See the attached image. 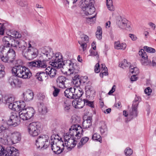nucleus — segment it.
<instances>
[{"label":"nucleus","instance_id":"f257e3e1","mask_svg":"<svg viewBox=\"0 0 156 156\" xmlns=\"http://www.w3.org/2000/svg\"><path fill=\"white\" fill-rule=\"evenodd\" d=\"M42 55L45 58L44 61H48L54 56L53 51L51 48L49 47L44 48L42 51ZM28 66L30 68L37 67L42 68H45L46 67L45 61H32L28 63Z\"/></svg>","mask_w":156,"mask_h":156},{"label":"nucleus","instance_id":"f03ea898","mask_svg":"<svg viewBox=\"0 0 156 156\" xmlns=\"http://www.w3.org/2000/svg\"><path fill=\"white\" fill-rule=\"evenodd\" d=\"M21 139V135L18 132H15L8 135L4 133L0 137V142L4 145H10L18 143Z\"/></svg>","mask_w":156,"mask_h":156},{"label":"nucleus","instance_id":"7ed1b4c3","mask_svg":"<svg viewBox=\"0 0 156 156\" xmlns=\"http://www.w3.org/2000/svg\"><path fill=\"white\" fill-rule=\"evenodd\" d=\"M12 73L16 76L23 79H29L32 76V73L30 69L22 66H18L12 68Z\"/></svg>","mask_w":156,"mask_h":156},{"label":"nucleus","instance_id":"20e7f679","mask_svg":"<svg viewBox=\"0 0 156 156\" xmlns=\"http://www.w3.org/2000/svg\"><path fill=\"white\" fill-rule=\"evenodd\" d=\"M35 113V111L33 108L28 107L23 108V109L19 112V115L20 119L23 120H28L32 118Z\"/></svg>","mask_w":156,"mask_h":156},{"label":"nucleus","instance_id":"39448f33","mask_svg":"<svg viewBox=\"0 0 156 156\" xmlns=\"http://www.w3.org/2000/svg\"><path fill=\"white\" fill-rule=\"evenodd\" d=\"M49 137L48 135H43L39 136L36 141V145L38 148L45 149L50 145Z\"/></svg>","mask_w":156,"mask_h":156},{"label":"nucleus","instance_id":"423d86ee","mask_svg":"<svg viewBox=\"0 0 156 156\" xmlns=\"http://www.w3.org/2000/svg\"><path fill=\"white\" fill-rule=\"evenodd\" d=\"M83 130L82 127L79 125L74 124L71 126L69 129V133H68L71 137H74L75 136L76 139L80 138L82 135Z\"/></svg>","mask_w":156,"mask_h":156},{"label":"nucleus","instance_id":"0eeeda50","mask_svg":"<svg viewBox=\"0 0 156 156\" xmlns=\"http://www.w3.org/2000/svg\"><path fill=\"white\" fill-rule=\"evenodd\" d=\"M2 41L4 45L0 46V51L6 52L10 45L13 47L14 46L15 40L9 36L4 37L2 38Z\"/></svg>","mask_w":156,"mask_h":156},{"label":"nucleus","instance_id":"6e6552de","mask_svg":"<svg viewBox=\"0 0 156 156\" xmlns=\"http://www.w3.org/2000/svg\"><path fill=\"white\" fill-rule=\"evenodd\" d=\"M65 147L69 151L70 150L76 145L77 141L73 137H71L68 133L65 134L63 136Z\"/></svg>","mask_w":156,"mask_h":156},{"label":"nucleus","instance_id":"1a4fd4ad","mask_svg":"<svg viewBox=\"0 0 156 156\" xmlns=\"http://www.w3.org/2000/svg\"><path fill=\"white\" fill-rule=\"evenodd\" d=\"M41 128L39 123L37 122H33L30 123L27 126L28 132L32 136H37L40 133Z\"/></svg>","mask_w":156,"mask_h":156},{"label":"nucleus","instance_id":"9d476101","mask_svg":"<svg viewBox=\"0 0 156 156\" xmlns=\"http://www.w3.org/2000/svg\"><path fill=\"white\" fill-rule=\"evenodd\" d=\"M63 60L62 54L60 52H57L55 55L51 65L54 67L59 69L62 66Z\"/></svg>","mask_w":156,"mask_h":156},{"label":"nucleus","instance_id":"9b49d317","mask_svg":"<svg viewBox=\"0 0 156 156\" xmlns=\"http://www.w3.org/2000/svg\"><path fill=\"white\" fill-rule=\"evenodd\" d=\"M62 67L63 68H67L69 72V75L75 73L77 71H76V68L77 67L76 64L71 60H65L63 62L62 66Z\"/></svg>","mask_w":156,"mask_h":156},{"label":"nucleus","instance_id":"f8f14e48","mask_svg":"<svg viewBox=\"0 0 156 156\" xmlns=\"http://www.w3.org/2000/svg\"><path fill=\"white\" fill-rule=\"evenodd\" d=\"M51 147L53 152L56 154L61 153L65 147L63 141H58L56 143L50 142Z\"/></svg>","mask_w":156,"mask_h":156},{"label":"nucleus","instance_id":"ddd939ff","mask_svg":"<svg viewBox=\"0 0 156 156\" xmlns=\"http://www.w3.org/2000/svg\"><path fill=\"white\" fill-rule=\"evenodd\" d=\"M22 54L26 58L32 60L37 57L38 51L36 48H28L25 52H23Z\"/></svg>","mask_w":156,"mask_h":156},{"label":"nucleus","instance_id":"4468645a","mask_svg":"<svg viewBox=\"0 0 156 156\" xmlns=\"http://www.w3.org/2000/svg\"><path fill=\"white\" fill-rule=\"evenodd\" d=\"M140 101V97H136L135 98L133 102L132 110L130 111L129 114V116H130L131 119H132L134 117L137 116V108Z\"/></svg>","mask_w":156,"mask_h":156},{"label":"nucleus","instance_id":"2eb2a0df","mask_svg":"<svg viewBox=\"0 0 156 156\" xmlns=\"http://www.w3.org/2000/svg\"><path fill=\"white\" fill-rule=\"evenodd\" d=\"M20 117L19 114L15 112L12 114L10 119L7 122V124L9 126L15 127L18 125L20 123Z\"/></svg>","mask_w":156,"mask_h":156},{"label":"nucleus","instance_id":"dca6fc26","mask_svg":"<svg viewBox=\"0 0 156 156\" xmlns=\"http://www.w3.org/2000/svg\"><path fill=\"white\" fill-rule=\"evenodd\" d=\"M14 43V46H13L14 49L17 51H21L22 53L24 51L27 46L26 42L23 40H15Z\"/></svg>","mask_w":156,"mask_h":156},{"label":"nucleus","instance_id":"f3484780","mask_svg":"<svg viewBox=\"0 0 156 156\" xmlns=\"http://www.w3.org/2000/svg\"><path fill=\"white\" fill-rule=\"evenodd\" d=\"M25 107V104L23 102L21 104L18 101L14 102L13 103L9 104V108L12 110L16 111H21Z\"/></svg>","mask_w":156,"mask_h":156},{"label":"nucleus","instance_id":"a211bd4d","mask_svg":"<svg viewBox=\"0 0 156 156\" xmlns=\"http://www.w3.org/2000/svg\"><path fill=\"white\" fill-rule=\"evenodd\" d=\"M2 54L5 53L6 54L7 56L9 59V62H12L15 58V51L12 49L9 48H8V49L5 51H0Z\"/></svg>","mask_w":156,"mask_h":156},{"label":"nucleus","instance_id":"6ab92c4d","mask_svg":"<svg viewBox=\"0 0 156 156\" xmlns=\"http://www.w3.org/2000/svg\"><path fill=\"white\" fill-rule=\"evenodd\" d=\"M128 21L125 18L122 19L121 17H118L116 23L119 27L122 29H125L129 27L127 26Z\"/></svg>","mask_w":156,"mask_h":156},{"label":"nucleus","instance_id":"aec40b11","mask_svg":"<svg viewBox=\"0 0 156 156\" xmlns=\"http://www.w3.org/2000/svg\"><path fill=\"white\" fill-rule=\"evenodd\" d=\"M18 153L17 150L13 147L8 146L5 149V156H16Z\"/></svg>","mask_w":156,"mask_h":156},{"label":"nucleus","instance_id":"412c9836","mask_svg":"<svg viewBox=\"0 0 156 156\" xmlns=\"http://www.w3.org/2000/svg\"><path fill=\"white\" fill-rule=\"evenodd\" d=\"M24 100L29 101L32 100L34 97L33 92L30 90H27L25 91L23 94Z\"/></svg>","mask_w":156,"mask_h":156},{"label":"nucleus","instance_id":"4be33fe9","mask_svg":"<svg viewBox=\"0 0 156 156\" xmlns=\"http://www.w3.org/2000/svg\"><path fill=\"white\" fill-rule=\"evenodd\" d=\"M85 104L84 99H79L78 100L75 99L72 102L73 106L76 108H82Z\"/></svg>","mask_w":156,"mask_h":156},{"label":"nucleus","instance_id":"5701e85b","mask_svg":"<svg viewBox=\"0 0 156 156\" xmlns=\"http://www.w3.org/2000/svg\"><path fill=\"white\" fill-rule=\"evenodd\" d=\"M82 9L84 12V14L86 15H91L95 11V8L93 5L87 7H83Z\"/></svg>","mask_w":156,"mask_h":156},{"label":"nucleus","instance_id":"b1692460","mask_svg":"<svg viewBox=\"0 0 156 156\" xmlns=\"http://www.w3.org/2000/svg\"><path fill=\"white\" fill-rule=\"evenodd\" d=\"M66 80V78L63 76H58L56 82L57 86L59 87L64 88L65 87V82Z\"/></svg>","mask_w":156,"mask_h":156},{"label":"nucleus","instance_id":"393cba45","mask_svg":"<svg viewBox=\"0 0 156 156\" xmlns=\"http://www.w3.org/2000/svg\"><path fill=\"white\" fill-rule=\"evenodd\" d=\"M83 94V90L79 87H74L73 99L79 98Z\"/></svg>","mask_w":156,"mask_h":156},{"label":"nucleus","instance_id":"a878e982","mask_svg":"<svg viewBox=\"0 0 156 156\" xmlns=\"http://www.w3.org/2000/svg\"><path fill=\"white\" fill-rule=\"evenodd\" d=\"M74 87L67 89L64 91V95L68 98L73 99Z\"/></svg>","mask_w":156,"mask_h":156},{"label":"nucleus","instance_id":"bb28decb","mask_svg":"<svg viewBox=\"0 0 156 156\" xmlns=\"http://www.w3.org/2000/svg\"><path fill=\"white\" fill-rule=\"evenodd\" d=\"M45 72L46 75L48 74L51 77H53L55 76L56 71L52 67L48 66L45 69Z\"/></svg>","mask_w":156,"mask_h":156},{"label":"nucleus","instance_id":"cd10ccee","mask_svg":"<svg viewBox=\"0 0 156 156\" xmlns=\"http://www.w3.org/2000/svg\"><path fill=\"white\" fill-rule=\"evenodd\" d=\"M45 72L37 73L35 76V78L39 81H42L47 79V75Z\"/></svg>","mask_w":156,"mask_h":156},{"label":"nucleus","instance_id":"c85d7f7f","mask_svg":"<svg viewBox=\"0 0 156 156\" xmlns=\"http://www.w3.org/2000/svg\"><path fill=\"white\" fill-rule=\"evenodd\" d=\"M92 119L91 117L89 116L87 119L83 121L82 123V126L83 129H87L91 126Z\"/></svg>","mask_w":156,"mask_h":156},{"label":"nucleus","instance_id":"c756f323","mask_svg":"<svg viewBox=\"0 0 156 156\" xmlns=\"http://www.w3.org/2000/svg\"><path fill=\"white\" fill-rule=\"evenodd\" d=\"M114 45L115 49L122 50H124L126 46V44L125 43H122L121 44L119 41L115 42Z\"/></svg>","mask_w":156,"mask_h":156},{"label":"nucleus","instance_id":"7c9ffc66","mask_svg":"<svg viewBox=\"0 0 156 156\" xmlns=\"http://www.w3.org/2000/svg\"><path fill=\"white\" fill-rule=\"evenodd\" d=\"M102 124L101 126L99 128L100 131L101 135L105 136L107 134V128L106 124L104 123H102Z\"/></svg>","mask_w":156,"mask_h":156},{"label":"nucleus","instance_id":"2f4dec72","mask_svg":"<svg viewBox=\"0 0 156 156\" xmlns=\"http://www.w3.org/2000/svg\"><path fill=\"white\" fill-rule=\"evenodd\" d=\"M38 110L40 113L42 114H45L47 112L46 106L43 103H40L38 105Z\"/></svg>","mask_w":156,"mask_h":156},{"label":"nucleus","instance_id":"473e14b6","mask_svg":"<svg viewBox=\"0 0 156 156\" xmlns=\"http://www.w3.org/2000/svg\"><path fill=\"white\" fill-rule=\"evenodd\" d=\"M50 142L56 143L58 141H63L62 140V138L58 135L53 134L51 137Z\"/></svg>","mask_w":156,"mask_h":156},{"label":"nucleus","instance_id":"72a5a7b5","mask_svg":"<svg viewBox=\"0 0 156 156\" xmlns=\"http://www.w3.org/2000/svg\"><path fill=\"white\" fill-rule=\"evenodd\" d=\"M101 67L100 69L102 70L101 73H100V75L101 77H103V75L106 76L108 74V69L105 64H101Z\"/></svg>","mask_w":156,"mask_h":156},{"label":"nucleus","instance_id":"f704fd0d","mask_svg":"<svg viewBox=\"0 0 156 156\" xmlns=\"http://www.w3.org/2000/svg\"><path fill=\"white\" fill-rule=\"evenodd\" d=\"M10 34H8V35L13 38H19L21 37V34L17 31L11 30Z\"/></svg>","mask_w":156,"mask_h":156},{"label":"nucleus","instance_id":"c9c22d12","mask_svg":"<svg viewBox=\"0 0 156 156\" xmlns=\"http://www.w3.org/2000/svg\"><path fill=\"white\" fill-rule=\"evenodd\" d=\"M15 100L14 98L12 97H5L4 98L3 102L4 103L10 104L14 102Z\"/></svg>","mask_w":156,"mask_h":156},{"label":"nucleus","instance_id":"e433bc0d","mask_svg":"<svg viewBox=\"0 0 156 156\" xmlns=\"http://www.w3.org/2000/svg\"><path fill=\"white\" fill-rule=\"evenodd\" d=\"M89 140L88 137H83L82 138L80 142L77 145V147L78 148L81 147Z\"/></svg>","mask_w":156,"mask_h":156},{"label":"nucleus","instance_id":"4c0bfd02","mask_svg":"<svg viewBox=\"0 0 156 156\" xmlns=\"http://www.w3.org/2000/svg\"><path fill=\"white\" fill-rule=\"evenodd\" d=\"M102 29L100 26H98L97 27V31L96 33V36L98 40L101 39L102 37Z\"/></svg>","mask_w":156,"mask_h":156},{"label":"nucleus","instance_id":"58836bf2","mask_svg":"<svg viewBox=\"0 0 156 156\" xmlns=\"http://www.w3.org/2000/svg\"><path fill=\"white\" fill-rule=\"evenodd\" d=\"M140 62L141 64L144 66L150 65L151 63V61L148 59V57L140 58Z\"/></svg>","mask_w":156,"mask_h":156},{"label":"nucleus","instance_id":"ea45409f","mask_svg":"<svg viewBox=\"0 0 156 156\" xmlns=\"http://www.w3.org/2000/svg\"><path fill=\"white\" fill-rule=\"evenodd\" d=\"M94 0H83L82 2L83 7H87L93 5Z\"/></svg>","mask_w":156,"mask_h":156},{"label":"nucleus","instance_id":"a19ab883","mask_svg":"<svg viewBox=\"0 0 156 156\" xmlns=\"http://www.w3.org/2000/svg\"><path fill=\"white\" fill-rule=\"evenodd\" d=\"M129 71L132 73H134L135 75H137L139 73V70L137 67H134L133 66H130L129 67Z\"/></svg>","mask_w":156,"mask_h":156},{"label":"nucleus","instance_id":"79ce46f5","mask_svg":"<svg viewBox=\"0 0 156 156\" xmlns=\"http://www.w3.org/2000/svg\"><path fill=\"white\" fill-rule=\"evenodd\" d=\"M106 4L107 8L109 10H114V8L113 5L112 0H106Z\"/></svg>","mask_w":156,"mask_h":156},{"label":"nucleus","instance_id":"37998d69","mask_svg":"<svg viewBox=\"0 0 156 156\" xmlns=\"http://www.w3.org/2000/svg\"><path fill=\"white\" fill-rule=\"evenodd\" d=\"M130 63L128 62L125 59L119 65V66L123 69H125L126 67H130Z\"/></svg>","mask_w":156,"mask_h":156},{"label":"nucleus","instance_id":"c03bdc74","mask_svg":"<svg viewBox=\"0 0 156 156\" xmlns=\"http://www.w3.org/2000/svg\"><path fill=\"white\" fill-rule=\"evenodd\" d=\"M96 14L94 15V16H90V17H87L86 18V21L87 22L90 24L93 23L95 22L96 20L95 16Z\"/></svg>","mask_w":156,"mask_h":156},{"label":"nucleus","instance_id":"a18cd8bd","mask_svg":"<svg viewBox=\"0 0 156 156\" xmlns=\"http://www.w3.org/2000/svg\"><path fill=\"white\" fill-rule=\"evenodd\" d=\"M80 118L76 115L73 116L71 119V122L73 124L74 123V124H77L80 121Z\"/></svg>","mask_w":156,"mask_h":156},{"label":"nucleus","instance_id":"49530a36","mask_svg":"<svg viewBox=\"0 0 156 156\" xmlns=\"http://www.w3.org/2000/svg\"><path fill=\"white\" fill-rule=\"evenodd\" d=\"M92 139L93 140L98 141L100 142H101L102 141L101 136L97 133H95L92 136Z\"/></svg>","mask_w":156,"mask_h":156},{"label":"nucleus","instance_id":"de8ad7c7","mask_svg":"<svg viewBox=\"0 0 156 156\" xmlns=\"http://www.w3.org/2000/svg\"><path fill=\"white\" fill-rule=\"evenodd\" d=\"M16 76H12L9 79V83L13 87H15V80H16Z\"/></svg>","mask_w":156,"mask_h":156},{"label":"nucleus","instance_id":"09e8293b","mask_svg":"<svg viewBox=\"0 0 156 156\" xmlns=\"http://www.w3.org/2000/svg\"><path fill=\"white\" fill-rule=\"evenodd\" d=\"M78 42L80 45V47L82 49L83 51L84 52L86 49L87 44L88 42H84L82 41H78Z\"/></svg>","mask_w":156,"mask_h":156},{"label":"nucleus","instance_id":"8fccbe9b","mask_svg":"<svg viewBox=\"0 0 156 156\" xmlns=\"http://www.w3.org/2000/svg\"><path fill=\"white\" fill-rule=\"evenodd\" d=\"M139 54L141 58H147L148 56L144 50L141 49L139 52Z\"/></svg>","mask_w":156,"mask_h":156},{"label":"nucleus","instance_id":"3c124183","mask_svg":"<svg viewBox=\"0 0 156 156\" xmlns=\"http://www.w3.org/2000/svg\"><path fill=\"white\" fill-rule=\"evenodd\" d=\"M80 40L79 41H82L84 42H89V37H88L85 34H82L80 36Z\"/></svg>","mask_w":156,"mask_h":156},{"label":"nucleus","instance_id":"603ef678","mask_svg":"<svg viewBox=\"0 0 156 156\" xmlns=\"http://www.w3.org/2000/svg\"><path fill=\"white\" fill-rule=\"evenodd\" d=\"M144 48L145 50L149 53H154L155 52V49L151 47L145 46L144 47Z\"/></svg>","mask_w":156,"mask_h":156},{"label":"nucleus","instance_id":"864d4df0","mask_svg":"<svg viewBox=\"0 0 156 156\" xmlns=\"http://www.w3.org/2000/svg\"><path fill=\"white\" fill-rule=\"evenodd\" d=\"M64 109L65 111L69 112L70 109V105L67 102H64L63 104Z\"/></svg>","mask_w":156,"mask_h":156},{"label":"nucleus","instance_id":"5fc2aeb1","mask_svg":"<svg viewBox=\"0 0 156 156\" xmlns=\"http://www.w3.org/2000/svg\"><path fill=\"white\" fill-rule=\"evenodd\" d=\"M125 154L126 156H129L131 155L133 153V150L129 147H127L124 151Z\"/></svg>","mask_w":156,"mask_h":156},{"label":"nucleus","instance_id":"6e6d98bb","mask_svg":"<svg viewBox=\"0 0 156 156\" xmlns=\"http://www.w3.org/2000/svg\"><path fill=\"white\" fill-rule=\"evenodd\" d=\"M2 54H3V56L1 57L2 60L5 62H9V59L6 54H5V53Z\"/></svg>","mask_w":156,"mask_h":156},{"label":"nucleus","instance_id":"4d7b16f0","mask_svg":"<svg viewBox=\"0 0 156 156\" xmlns=\"http://www.w3.org/2000/svg\"><path fill=\"white\" fill-rule=\"evenodd\" d=\"M5 150L4 147L0 145V156H5Z\"/></svg>","mask_w":156,"mask_h":156},{"label":"nucleus","instance_id":"13d9d810","mask_svg":"<svg viewBox=\"0 0 156 156\" xmlns=\"http://www.w3.org/2000/svg\"><path fill=\"white\" fill-rule=\"evenodd\" d=\"M84 102L86 105H88L91 108L94 107V104L93 101H90L87 99H84Z\"/></svg>","mask_w":156,"mask_h":156},{"label":"nucleus","instance_id":"bf43d9fd","mask_svg":"<svg viewBox=\"0 0 156 156\" xmlns=\"http://www.w3.org/2000/svg\"><path fill=\"white\" fill-rule=\"evenodd\" d=\"M73 83L75 85L76 87H79L78 86L81 84V82L80 81V79H73Z\"/></svg>","mask_w":156,"mask_h":156},{"label":"nucleus","instance_id":"052dcab7","mask_svg":"<svg viewBox=\"0 0 156 156\" xmlns=\"http://www.w3.org/2000/svg\"><path fill=\"white\" fill-rule=\"evenodd\" d=\"M15 81V87H21L22 82L16 77Z\"/></svg>","mask_w":156,"mask_h":156},{"label":"nucleus","instance_id":"680f3d73","mask_svg":"<svg viewBox=\"0 0 156 156\" xmlns=\"http://www.w3.org/2000/svg\"><path fill=\"white\" fill-rule=\"evenodd\" d=\"M151 92L152 90L149 87H147L144 90L145 93L148 95H150Z\"/></svg>","mask_w":156,"mask_h":156},{"label":"nucleus","instance_id":"e2e57ef3","mask_svg":"<svg viewBox=\"0 0 156 156\" xmlns=\"http://www.w3.org/2000/svg\"><path fill=\"white\" fill-rule=\"evenodd\" d=\"M100 69L99 63H97L95 66V72L96 73H98L100 71Z\"/></svg>","mask_w":156,"mask_h":156},{"label":"nucleus","instance_id":"0e129e2a","mask_svg":"<svg viewBox=\"0 0 156 156\" xmlns=\"http://www.w3.org/2000/svg\"><path fill=\"white\" fill-rule=\"evenodd\" d=\"M5 29V27L4 26V24H3L0 27V35H3Z\"/></svg>","mask_w":156,"mask_h":156},{"label":"nucleus","instance_id":"69168bd1","mask_svg":"<svg viewBox=\"0 0 156 156\" xmlns=\"http://www.w3.org/2000/svg\"><path fill=\"white\" fill-rule=\"evenodd\" d=\"M59 89L57 88H55V90L53 93V96L54 97L57 96L59 92Z\"/></svg>","mask_w":156,"mask_h":156},{"label":"nucleus","instance_id":"338daca9","mask_svg":"<svg viewBox=\"0 0 156 156\" xmlns=\"http://www.w3.org/2000/svg\"><path fill=\"white\" fill-rule=\"evenodd\" d=\"M129 37L131 38L132 40L135 41L137 39V37L136 35L133 34H129Z\"/></svg>","mask_w":156,"mask_h":156},{"label":"nucleus","instance_id":"774afa93","mask_svg":"<svg viewBox=\"0 0 156 156\" xmlns=\"http://www.w3.org/2000/svg\"><path fill=\"white\" fill-rule=\"evenodd\" d=\"M34 42L32 41H29L28 43V48H35L34 47Z\"/></svg>","mask_w":156,"mask_h":156}]
</instances>
